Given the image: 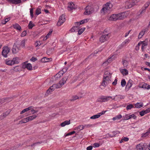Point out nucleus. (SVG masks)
<instances>
[{"mask_svg": "<svg viewBox=\"0 0 150 150\" xmlns=\"http://www.w3.org/2000/svg\"><path fill=\"white\" fill-rule=\"evenodd\" d=\"M112 73L108 71H106L105 72L103 76V82L101 83V86L105 87L111 82Z\"/></svg>", "mask_w": 150, "mask_h": 150, "instance_id": "obj_1", "label": "nucleus"}, {"mask_svg": "<svg viewBox=\"0 0 150 150\" xmlns=\"http://www.w3.org/2000/svg\"><path fill=\"white\" fill-rule=\"evenodd\" d=\"M139 0H128L125 2V8H129L136 5Z\"/></svg>", "mask_w": 150, "mask_h": 150, "instance_id": "obj_2", "label": "nucleus"}, {"mask_svg": "<svg viewBox=\"0 0 150 150\" xmlns=\"http://www.w3.org/2000/svg\"><path fill=\"white\" fill-rule=\"evenodd\" d=\"M68 79V76H66L64 77L57 84H54V86L55 89L61 87L65 83Z\"/></svg>", "mask_w": 150, "mask_h": 150, "instance_id": "obj_3", "label": "nucleus"}, {"mask_svg": "<svg viewBox=\"0 0 150 150\" xmlns=\"http://www.w3.org/2000/svg\"><path fill=\"white\" fill-rule=\"evenodd\" d=\"M112 7V5L110 3H107L104 6L101 10V12L104 13L107 12Z\"/></svg>", "mask_w": 150, "mask_h": 150, "instance_id": "obj_4", "label": "nucleus"}, {"mask_svg": "<svg viewBox=\"0 0 150 150\" xmlns=\"http://www.w3.org/2000/svg\"><path fill=\"white\" fill-rule=\"evenodd\" d=\"M10 51V48L7 46L4 47L3 48L1 54L4 57H7V54Z\"/></svg>", "mask_w": 150, "mask_h": 150, "instance_id": "obj_5", "label": "nucleus"}, {"mask_svg": "<svg viewBox=\"0 0 150 150\" xmlns=\"http://www.w3.org/2000/svg\"><path fill=\"white\" fill-rule=\"evenodd\" d=\"M110 35V33L103 35L99 38L100 42H103L106 41L108 40L109 39Z\"/></svg>", "mask_w": 150, "mask_h": 150, "instance_id": "obj_6", "label": "nucleus"}, {"mask_svg": "<svg viewBox=\"0 0 150 150\" xmlns=\"http://www.w3.org/2000/svg\"><path fill=\"white\" fill-rule=\"evenodd\" d=\"M18 59V58L17 57L13 58L12 60H8L7 59L5 61V63L8 65H12L15 64H18V62L17 61Z\"/></svg>", "mask_w": 150, "mask_h": 150, "instance_id": "obj_7", "label": "nucleus"}, {"mask_svg": "<svg viewBox=\"0 0 150 150\" xmlns=\"http://www.w3.org/2000/svg\"><path fill=\"white\" fill-rule=\"evenodd\" d=\"M21 47L19 45L15 43L13 45L12 48V51L13 53L16 54L19 51L21 50Z\"/></svg>", "mask_w": 150, "mask_h": 150, "instance_id": "obj_8", "label": "nucleus"}, {"mask_svg": "<svg viewBox=\"0 0 150 150\" xmlns=\"http://www.w3.org/2000/svg\"><path fill=\"white\" fill-rule=\"evenodd\" d=\"M65 21V18L64 15L62 14L60 16L59 20L57 23V25L58 26H60Z\"/></svg>", "mask_w": 150, "mask_h": 150, "instance_id": "obj_9", "label": "nucleus"}, {"mask_svg": "<svg viewBox=\"0 0 150 150\" xmlns=\"http://www.w3.org/2000/svg\"><path fill=\"white\" fill-rule=\"evenodd\" d=\"M22 68L23 69L26 68L28 70H32V67L31 64L30 63H27L26 62L23 63L22 66Z\"/></svg>", "mask_w": 150, "mask_h": 150, "instance_id": "obj_10", "label": "nucleus"}, {"mask_svg": "<svg viewBox=\"0 0 150 150\" xmlns=\"http://www.w3.org/2000/svg\"><path fill=\"white\" fill-rule=\"evenodd\" d=\"M68 5V10L69 11H71L73 9L75 8L74 4L72 2L69 3Z\"/></svg>", "mask_w": 150, "mask_h": 150, "instance_id": "obj_11", "label": "nucleus"}, {"mask_svg": "<svg viewBox=\"0 0 150 150\" xmlns=\"http://www.w3.org/2000/svg\"><path fill=\"white\" fill-rule=\"evenodd\" d=\"M114 56H112L111 57H110L109 59L104 63L103 64V66H106L107 65L108 63H110L114 59Z\"/></svg>", "mask_w": 150, "mask_h": 150, "instance_id": "obj_12", "label": "nucleus"}, {"mask_svg": "<svg viewBox=\"0 0 150 150\" xmlns=\"http://www.w3.org/2000/svg\"><path fill=\"white\" fill-rule=\"evenodd\" d=\"M118 20L123 19L126 17L125 13L122 12L120 13L117 14Z\"/></svg>", "mask_w": 150, "mask_h": 150, "instance_id": "obj_13", "label": "nucleus"}, {"mask_svg": "<svg viewBox=\"0 0 150 150\" xmlns=\"http://www.w3.org/2000/svg\"><path fill=\"white\" fill-rule=\"evenodd\" d=\"M117 14H113L112 15L108 18L110 21H116L118 20Z\"/></svg>", "mask_w": 150, "mask_h": 150, "instance_id": "obj_14", "label": "nucleus"}, {"mask_svg": "<svg viewBox=\"0 0 150 150\" xmlns=\"http://www.w3.org/2000/svg\"><path fill=\"white\" fill-rule=\"evenodd\" d=\"M141 150H150V142L148 146L146 143L142 145L141 146Z\"/></svg>", "mask_w": 150, "mask_h": 150, "instance_id": "obj_15", "label": "nucleus"}, {"mask_svg": "<svg viewBox=\"0 0 150 150\" xmlns=\"http://www.w3.org/2000/svg\"><path fill=\"white\" fill-rule=\"evenodd\" d=\"M88 21V19H85L81 21L80 22H76L75 23V25H80L81 24L87 23Z\"/></svg>", "mask_w": 150, "mask_h": 150, "instance_id": "obj_16", "label": "nucleus"}, {"mask_svg": "<svg viewBox=\"0 0 150 150\" xmlns=\"http://www.w3.org/2000/svg\"><path fill=\"white\" fill-rule=\"evenodd\" d=\"M141 84L142 85L141 88H143L144 89H147L148 90L150 89V85H148L145 83H142V84L141 83Z\"/></svg>", "mask_w": 150, "mask_h": 150, "instance_id": "obj_17", "label": "nucleus"}, {"mask_svg": "<svg viewBox=\"0 0 150 150\" xmlns=\"http://www.w3.org/2000/svg\"><path fill=\"white\" fill-rule=\"evenodd\" d=\"M70 120H66L64 121V122H62L60 124V125L62 127H64L66 125H67L70 124Z\"/></svg>", "mask_w": 150, "mask_h": 150, "instance_id": "obj_18", "label": "nucleus"}, {"mask_svg": "<svg viewBox=\"0 0 150 150\" xmlns=\"http://www.w3.org/2000/svg\"><path fill=\"white\" fill-rule=\"evenodd\" d=\"M148 40L147 39H146L144 41H141V45H142V50L144 48V46H146L147 45Z\"/></svg>", "mask_w": 150, "mask_h": 150, "instance_id": "obj_19", "label": "nucleus"}, {"mask_svg": "<svg viewBox=\"0 0 150 150\" xmlns=\"http://www.w3.org/2000/svg\"><path fill=\"white\" fill-rule=\"evenodd\" d=\"M150 112V108H148L145 110L141 111V116H143L145 114Z\"/></svg>", "mask_w": 150, "mask_h": 150, "instance_id": "obj_20", "label": "nucleus"}, {"mask_svg": "<svg viewBox=\"0 0 150 150\" xmlns=\"http://www.w3.org/2000/svg\"><path fill=\"white\" fill-rule=\"evenodd\" d=\"M13 26L15 29L18 30H19L21 31V27L18 24L16 23L13 25Z\"/></svg>", "mask_w": 150, "mask_h": 150, "instance_id": "obj_21", "label": "nucleus"}, {"mask_svg": "<svg viewBox=\"0 0 150 150\" xmlns=\"http://www.w3.org/2000/svg\"><path fill=\"white\" fill-rule=\"evenodd\" d=\"M37 116L36 115H34L31 116H30L27 117V119L28 122L31 121L33 119H35Z\"/></svg>", "mask_w": 150, "mask_h": 150, "instance_id": "obj_22", "label": "nucleus"}, {"mask_svg": "<svg viewBox=\"0 0 150 150\" xmlns=\"http://www.w3.org/2000/svg\"><path fill=\"white\" fill-rule=\"evenodd\" d=\"M27 40H26L24 39L21 41L20 44H17L18 45H19V46H21L22 47H25V42Z\"/></svg>", "mask_w": 150, "mask_h": 150, "instance_id": "obj_23", "label": "nucleus"}, {"mask_svg": "<svg viewBox=\"0 0 150 150\" xmlns=\"http://www.w3.org/2000/svg\"><path fill=\"white\" fill-rule=\"evenodd\" d=\"M120 71L123 75H126L128 73V71L125 69L121 70Z\"/></svg>", "mask_w": 150, "mask_h": 150, "instance_id": "obj_24", "label": "nucleus"}, {"mask_svg": "<svg viewBox=\"0 0 150 150\" xmlns=\"http://www.w3.org/2000/svg\"><path fill=\"white\" fill-rule=\"evenodd\" d=\"M84 126L82 125H80L78 126V127L75 128L74 129V130H77V131H79L80 130L83 129H84Z\"/></svg>", "mask_w": 150, "mask_h": 150, "instance_id": "obj_25", "label": "nucleus"}, {"mask_svg": "<svg viewBox=\"0 0 150 150\" xmlns=\"http://www.w3.org/2000/svg\"><path fill=\"white\" fill-rule=\"evenodd\" d=\"M130 40L129 39H126L125 40L122 44V46H124L126 45L127 44L129 43L130 42Z\"/></svg>", "mask_w": 150, "mask_h": 150, "instance_id": "obj_26", "label": "nucleus"}, {"mask_svg": "<svg viewBox=\"0 0 150 150\" xmlns=\"http://www.w3.org/2000/svg\"><path fill=\"white\" fill-rule=\"evenodd\" d=\"M131 80H129L128 81V82L127 83L126 86V87L128 88H130L132 86Z\"/></svg>", "mask_w": 150, "mask_h": 150, "instance_id": "obj_27", "label": "nucleus"}, {"mask_svg": "<svg viewBox=\"0 0 150 150\" xmlns=\"http://www.w3.org/2000/svg\"><path fill=\"white\" fill-rule=\"evenodd\" d=\"M122 117V116L121 115L116 116L115 117L112 118L113 120L115 121L117 120H119Z\"/></svg>", "mask_w": 150, "mask_h": 150, "instance_id": "obj_28", "label": "nucleus"}, {"mask_svg": "<svg viewBox=\"0 0 150 150\" xmlns=\"http://www.w3.org/2000/svg\"><path fill=\"white\" fill-rule=\"evenodd\" d=\"M21 2V0H13L12 2V3L15 4H17L20 3Z\"/></svg>", "mask_w": 150, "mask_h": 150, "instance_id": "obj_29", "label": "nucleus"}, {"mask_svg": "<svg viewBox=\"0 0 150 150\" xmlns=\"http://www.w3.org/2000/svg\"><path fill=\"white\" fill-rule=\"evenodd\" d=\"M34 26V24L31 21H30L28 25V28L29 29H31Z\"/></svg>", "mask_w": 150, "mask_h": 150, "instance_id": "obj_30", "label": "nucleus"}, {"mask_svg": "<svg viewBox=\"0 0 150 150\" xmlns=\"http://www.w3.org/2000/svg\"><path fill=\"white\" fill-rule=\"evenodd\" d=\"M100 117V115H99V113L98 114L94 115L90 117L91 119H95L96 118H98Z\"/></svg>", "mask_w": 150, "mask_h": 150, "instance_id": "obj_31", "label": "nucleus"}, {"mask_svg": "<svg viewBox=\"0 0 150 150\" xmlns=\"http://www.w3.org/2000/svg\"><path fill=\"white\" fill-rule=\"evenodd\" d=\"M88 7L86 6L85 8V9L86 10L85 11L84 13V14L85 15H89L90 14V13L89 11V9H88Z\"/></svg>", "mask_w": 150, "mask_h": 150, "instance_id": "obj_32", "label": "nucleus"}, {"mask_svg": "<svg viewBox=\"0 0 150 150\" xmlns=\"http://www.w3.org/2000/svg\"><path fill=\"white\" fill-rule=\"evenodd\" d=\"M86 7H88V9H89L88 11H89L90 13L91 14L94 11V9L93 8H92L91 6H87Z\"/></svg>", "mask_w": 150, "mask_h": 150, "instance_id": "obj_33", "label": "nucleus"}, {"mask_svg": "<svg viewBox=\"0 0 150 150\" xmlns=\"http://www.w3.org/2000/svg\"><path fill=\"white\" fill-rule=\"evenodd\" d=\"M49 60V58H47L46 57H44L42 59L41 61L42 62H48Z\"/></svg>", "mask_w": 150, "mask_h": 150, "instance_id": "obj_34", "label": "nucleus"}, {"mask_svg": "<svg viewBox=\"0 0 150 150\" xmlns=\"http://www.w3.org/2000/svg\"><path fill=\"white\" fill-rule=\"evenodd\" d=\"M97 100L98 102H105L104 96H103L102 97L99 98Z\"/></svg>", "mask_w": 150, "mask_h": 150, "instance_id": "obj_35", "label": "nucleus"}, {"mask_svg": "<svg viewBox=\"0 0 150 150\" xmlns=\"http://www.w3.org/2000/svg\"><path fill=\"white\" fill-rule=\"evenodd\" d=\"M85 28H82L81 29H79L78 32V34L79 35L83 33V32L85 30Z\"/></svg>", "mask_w": 150, "mask_h": 150, "instance_id": "obj_36", "label": "nucleus"}, {"mask_svg": "<svg viewBox=\"0 0 150 150\" xmlns=\"http://www.w3.org/2000/svg\"><path fill=\"white\" fill-rule=\"evenodd\" d=\"M52 32V30H50L48 34L46 35V37L44 38V40H46L48 38L49 36L51 34Z\"/></svg>", "mask_w": 150, "mask_h": 150, "instance_id": "obj_37", "label": "nucleus"}, {"mask_svg": "<svg viewBox=\"0 0 150 150\" xmlns=\"http://www.w3.org/2000/svg\"><path fill=\"white\" fill-rule=\"evenodd\" d=\"M123 64L125 67H127L128 65V62L126 60H124L122 61Z\"/></svg>", "mask_w": 150, "mask_h": 150, "instance_id": "obj_38", "label": "nucleus"}, {"mask_svg": "<svg viewBox=\"0 0 150 150\" xmlns=\"http://www.w3.org/2000/svg\"><path fill=\"white\" fill-rule=\"evenodd\" d=\"M134 107V105L133 104H130L128 105L126 107V109L127 110H130L132 108Z\"/></svg>", "mask_w": 150, "mask_h": 150, "instance_id": "obj_39", "label": "nucleus"}, {"mask_svg": "<svg viewBox=\"0 0 150 150\" xmlns=\"http://www.w3.org/2000/svg\"><path fill=\"white\" fill-rule=\"evenodd\" d=\"M113 135L112 136H111V135H109V136L111 137H112L115 136V135L117 134H119L120 133V132L118 131H116L114 132H113Z\"/></svg>", "mask_w": 150, "mask_h": 150, "instance_id": "obj_40", "label": "nucleus"}, {"mask_svg": "<svg viewBox=\"0 0 150 150\" xmlns=\"http://www.w3.org/2000/svg\"><path fill=\"white\" fill-rule=\"evenodd\" d=\"M112 98V97L110 96H107L106 97H104L105 102L109 100L110 99H111Z\"/></svg>", "mask_w": 150, "mask_h": 150, "instance_id": "obj_41", "label": "nucleus"}, {"mask_svg": "<svg viewBox=\"0 0 150 150\" xmlns=\"http://www.w3.org/2000/svg\"><path fill=\"white\" fill-rule=\"evenodd\" d=\"M121 85L122 87H124L126 85V82L124 79L122 80L121 81Z\"/></svg>", "mask_w": 150, "mask_h": 150, "instance_id": "obj_42", "label": "nucleus"}, {"mask_svg": "<svg viewBox=\"0 0 150 150\" xmlns=\"http://www.w3.org/2000/svg\"><path fill=\"white\" fill-rule=\"evenodd\" d=\"M141 45V41L139 42L137 45L136 46L135 50H136L138 51L139 50V46Z\"/></svg>", "mask_w": 150, "mask_h": 150, "instance_id": "obj_43", "label": "nucleus"}, {"mask_svg": "<svg viewBox=\"0 0 150 150\" xmlns=\"http://www.w3.org/2000/svg\"><path fill=\"white\" fill-rule=\"evenodd\" d=\"M79 99V97L78 96H74L73 97H72V98L70 100L71 101H74L76 99Z\"/></svg>", "mask_w": 150, "mask_h": 150, "instance_id": "obj_44", "label": "nucleus"}, {"mask_svg": "<svg viewBox=\"0 0 150 150\" xmlns=\"http://www.w3.org/2000/svg\"><path fill=\"white\" fill-rule=\"evenodd\" d=\"M41 13V9L40 8H38L36 11V14L38 15Z\"/></svg>", "mask_w": 150, "mask_h": 150, "instance_id": "obj_45", "label": "nucleus"}, {"mask_svg": "<svg viewBox=\"0 0 150 150\" xmlns=\"http://www.w3.org/2000/svg\"><path fill=\"white\" fill-rule=\"evenodd\" d=\"M79 25H76L75 26H74V27H75L74 30H75V32H78V30H79Z\"/></svg>", "mask_w": 150, "mask_h": 150, "instance_id": "obj_46", "label": "nucleus"}, {"mask_svg": "<svg viewBox=\"0 0 150 150\" xmlns=\"http://www.w3.org/2000/svg\"><path fill=\"white\" fill-rule=\"evenodd\" d=\"M33 107L32 106H30L27 108H26L24 110V111H25V112H27L29 110H31L33 108Z\"/></svg>", "mask_w": 150, "mask_h": 150, "instance_id": "obj_47", "label": "nucleus"}, {"mask_svg": "<svg viewBox=\"0 0 150 150\" xmlns=\"http://www.w3.org/2000/svg\"><path fill=\"white\" fill-rule=\"evenodd\" d=\"M135 107L137 108H141V103H137L135 105Z\"/></svg>", "mask_w": 150, "mask_h": 150, "instance_id": "obj_48", "label": "nucleus"}, {"mask_svg": "<svg viewBox=\"0 0 150 150\" xmlns=\"http://www.w3.org/2000/svg\"><path fill=\"white\" fill-rule=\"evenodd\" d=\"M6 117V115H5V113H3L0 116V119L1 120H2L4 119V118Z\"/></svg>", "mask_w": 150, "mask_h": 150, "instance_id": "obj_49", "label": "nucleus"}, {"mask_svg": "<svg viewBox=\"0 0 150 150\" xmlns=\"http://www.w3.org/2000/svg\"><path fill=\"white\" fill-rule=\"evenodd\" d=\"M149 134V133H148V132H146V133H145L144 134H142V136H141V137H146L147 136H148V135Z\"/></svg>", "mask_w": 150, "mask_h": 150, "instance_id": "obj_50", "label": "nucleus"}, {"mask_svg": "<svg viewBox=\"0 0 150 150\" xmlns=\"http://www.w3.org/2000/svg\"><path fill=\"white\" fill-rule=\"evenodd\" d=\"M150 4V2L149 1H148L144 5L145 6V9L144 10H145L146 8L149 6Z\"/></svg>", "mask_w": 150, "mask_h": 150, "instance_id": "obj_51", "label": "nucleus"}, {"mask_svg": "<svg viewBox=\"0 0 150 150\" xmlns=\"http://www.w3.org/2000/svg\"><path fill=\"white\" fill-rule=\"evenodd\" d=\"M61 77V75H59V74L58 73L55 75L54 76L55 79L56 80H57L59 78H60Z\"/></svg>", "mask_w": 150, "mask_h": 150, "instance_id": "obj_52", "label": "nucleus"}, {"mask_svg": "<svg viewBox=\"0 0 150 150\" xmlns=\"http://www.w3.org/2000/svg\"><path fill=\"white\" fill-rule=\"evenodd\" d=\"M26 31H24L21 33V37H24L26 35Z\"/></svg>", "mask_w": 150, "mask_h": 150, "instance_id": "obj_53", "label": "nucleus"}, {"mask_svg": "<svg viewBox=\"0 0 150 150\" xmlns=\"http://www.w3.org/2000/svg\"><path fill=\"white\" fill-rule=\"evenodd\" d=\"M75 132L74 131L71 132H70L67 134L65 136L66 137L67 136H68L69 135H70L73 134H74V133H75Z\"/></svg>", "mask_w": 150, "mask_h": 150, "instance_id": "obj_54", "label": "nucleus"}, {"mask_svg": "<svg viewBox=\"0 0 150 150\" xmlns=\"http://www.w3.org/2000/svg\"><path fill=\"white\" fill-rule=\"evenodd\" d=\"M49 89H50V90H51V92L54 91L55 89V88H54V84L50 86Z\"/></svg>", "mask_w": 150, "mask_h": 150, "instance_id": "obj_55", "label": "nucleus"}, {"mask_svg": "<svg viewBox=\"0 0 150 150\" xmlns=\"http://www.w3.org/2000/svg\"><path fill=\"white\" fill-rule=\"evenodd\" d=\"M129 119H131L132 118H133L134 119H135V118H136V116L133 114L129 115Z\"/></svg>", "mask_w": 150, "mask_h": 150, "instance_id": "obj_56", "label": "nucleus"}, {"mask_svg": "<svg viewBox=\"0 0 150 150\" xmlns=\"http://www.w3.org/2000/svg\"><path fill=\"white\" fill-rule=\"evenodd\" d=\"M37 60V59L34 57H33L30 59V60L33 62H35Z\"/></svg>", "mask_w": 150, "mask_h": 150, "instance_id": "obj_57", "label": "nucleus"}, {"mask_svg": "<svg viewBox=\"0 0 150 150\" xmlns=\"http://www.w3.org/2000/svg\"><path fill=\"white\" fill-rule=\"evenodd\" d=\"M31 110V112L33 114H34L35 113H36L38 112V110H35L34 109H32Z\"/></svg>", "mask_w": 150, "mask_h": 150, "instance_id": "obj_58", "label": "nucleus"}, {"mask_svg": "<svg viewBox=\"0 0 150 150\" xmlns=\"http://www.w3.org/2000/svg\"><path fill=\"white\" fill-rule=\"evenodd\" d=\"M146 31V29H144L142 31H141V37L142 36L144 35V34L145 32Z\"/></svg>", "mask_w": 150, "mask_h": 150, "instance_id": "obj_59", "label": "nucleus"}, {"mask_svg": "<svg viewBox=\"0 0 150 150\" xmlns=\"http://www.w3.org/2000/svg\"><path fill=\"white\" fill-rule=\"evenodd\" d=\"M28 119H27V117L23 119L22 120H23V123H26L27 122H28Z\"/></svg>", "mask_w": 150, "mask_h": 150, "instance_id": "obj_60", "label": "nucleus"}, {"mask_svg": "<svg viewBox=\"0 0 150 150\" xmlns=\"http://www.w3.org/2000/svg\"><path fill=\"white\" fill-rule=\"evenodd\" d=\"M30 16L32 18L33 16V9L31 8L30 9Z\"/></svg>", "mask_w": 150, "mask_h": 150, "instance_id": "obj_61", "label": "nucleus"}, {"mask_svg": "<svg viewBox=\"0 0 150 150\" xmlns=\"http://www.w3.org/2000/svg\"><path fill=\"white\" fill-rule=\"evenodd\" d=\"M136 148L138 150H139L141 149V145L140 144L137 145Z\"/></svg>", "mask_w": 150, "mask_h": 150, "instance_id": "obj_62", "label": "nucleus"}, {"mask_svg": "<svg viewBox=\"0 0 150 150\" xmlns=\"http://www.w3.org/2000/svg\"><path fill=\"white\" fill-rule=\"evenodd\" d=\"M93 145L94 147H99L100 146V144L98 143H95L93 144Z\"/></svg>", "mask_w": 150, "mask_h": 150, "instance_id": "obj_63", "label": "nucleus"}, {"mask_svg": "<svg viewBox=\"0 0 150 150\" xmlns=\"http://www.w3.org/2000/svg\"><path fill=\"white\" fill-rule=\"evenodd\" d=\"M93 147L91 146H89L87 148V150H91L92 149Z\"/></svg>", "mask_w": 150, "mask_h": 150, "instance_id": "obj_64", "label": "nucleus"}]
</instances>
